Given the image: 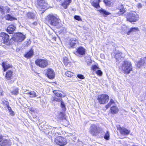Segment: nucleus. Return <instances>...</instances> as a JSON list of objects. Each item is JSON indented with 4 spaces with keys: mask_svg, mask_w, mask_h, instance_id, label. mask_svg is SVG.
<instances>
[{
    "mask_svg": "<svg viewBox=\"0 0 146 146\" xmlns=\"http://www.w3.org/2000/svg\"><path fill=\"white\" fill-rule=\"evenodd\" d=\"M145 61L146 62V57L145 58Z\"/></svg>",
    "mask_w": 146,
    "mask_h": 146,
    "instance_id": "obj_55",
    "label": "nucleus"
},
{
    "mask_svg": "<svg viewBox=\"0 0 146 146\" xmlns=\"http://www.w3.org/2000/svg\"><path fill=\"white\" fill-rule=\"evenodd\" d=\"M138 29L137 28L133 27L131 28L130 30L127 32V34L128 35H129L130 33L132 32L138 31Z\"/></svg>",
    "mask_w": 146,
    "mask_h": 146,
    "instance_id": "obj_25",
    "label": "nucleus"
},
{
    "mask_svg": "<svg viewBox=\"0 0 146 146\" xmlns=\"http://www.w3.org/2000/svg\"><path fill=\"white\" fill-rule=\"evenodd\" d=\"M54 142L57 145L60 146H64L67 143L66 139L61 136H59L55 138L54 139Z\"/></svg>",
    "mask_w": 146,
    "mask_h": 146,
    "instance_id": "obj_5",
    "label": "nucleus"
},
{
    "mask_svg": "<svg viewBox=\"0 0 146 146\" xmlns=\"http://www.w3.org/2000/svg\"><path fill=\"white\" fill-rule=\"evenodd\" d=\"M7 108L8 109V110H9V111H11V108L9 107V106H8Z\"/></svg>",
    "mask_w": 146,
    "mask_h": 146,
    "instance_id": "obj_52",
    "label": "nucleus"
},
{
    "mask_svg": "<svg viewBox=\"0 0 146 146\" xmlns=\"http://www.w3.org/2000/svg\"><path fill=\"white\" fill-rule=\"evenodd\" d=\"M27 15L28 17L29 18L34 19L35 17V15L33 13H29Z\"/></svg>",
    "mask_w": 146,
    "mask_h": 146,
    "instance_id": "obj_27",
    "label": "nucleus"
},
{
    "mask_svg": "<svg viewBox=\"0 0 146 146\" xmlns=\"http://www.w3.org/2000/svg\"><path fill=\"white\" fill-rule=\"evenodd\" d=\"M3 96V91L2 89H0V96Z\"/></svg>",
    "mask_w": 146,
    "mask_h": 146,
    "instance_id": "obj_47",
    "label": "nucleus"
},
{
    "mask_svg": "<svg viewBox=\"0 0 146 146\" xmlns=\"http://www.w3.org/2000/svg\"><path fill=\"white\" fill-rule=\"evenodd\" d=\"M22 88V90H24V89H23V88Z\"/></svg>",
    "mask_w": 146,
    "mask_h": 146,
    "instance_id": "obj_57",
    "label": "nucleus"
},
{
    "mask_svg": "<svg viewBox=\"0 0 146 146\" xmlns=\"http://www.w3.org/2000/svg\"><path fill=\"white\" fill-rule=\"evenodd\" d=\"M72 73L70 71H67L66 72V75L68 77H70L73 75Z\"/></svg>",
    "mask_w": 146,
    "mask_h": 146,
    "instance_id": "obj_36",
    "label": "nucleus"
},
{
    "mask_svg": "<svg viewBox=\"0 0 146 146\" xmlns=\"http://www.w3.org/2000/svg\"><path fill=\"white\" fill-rule=\"evenodd\" d=\"M100 1L98 0H96L93 1L92 3V5L96 8L99 7V2Z\"/></svg>",
    "mask_w": 146,
    "mask_h": 146,
    "instance_id": "obj_22",
    "label": "nucleus"
},
{
    "mask_svg": "<svg viewBox=\"0 0 146 146\" xmlns=\"http://www.w3.org/2000/svg\"><path fill=\"white\" fill-rule=\"evenodd\" d=\"M25 35L21 33L15 34L13 38V39L19 42L22 41L25 38Z\"/></svg>",
    "mask_w": 146,
    "mask_h": 146,
    "instance_id": "obj_9",
    "label": "nucleus"
},
{
    "mask_svg": "<svg viewBox=\"0 0 146 146\" xmlns=\"http://www.w3.org/2000/svg\"><path fill=\"white\" fill-rule=\"evenodd\" d=\"M109 137L110 133L108 131H107V132L105 135L104 138L107 140H108L109 139Z\"/></svg>",
    "mask_w": 146,
    "mask_h": 146,
    "instance_id": "obj_34",
    "label": "nucleus"
},
{
    "mask_svg": "<svg viewBox=\"0 0 146 146\" xmlns=\"http://www.w3.org/2000/svg\"><path fill=\"white\" fill-rule=\"evenodd\" d=\"M145 62V58H141L137 62V66L138 68H140Z\"/></svg>",
    "mask_w": 146,
    "mask_h": 146,
    "instance_id": "obj_14",
    "label": "nucleus"
},
{
    "mask_svg": "<svg viewBox=\"0 0 146 146\" xmlns=\"http://www.w3.org/2000/svg\"><path fill=\"white\" fill-rule=\"evenodd\" d=\"M103 132L102 128L99 126L95 125H92L90 129V132L93 136L97 135L99 133H102Z\"/></svg>",
    "mask_w": 146,
    "mask_h": 146,
    "instance_id": "obj_1",
    "label": "nucleus"
},
{
    "mask_svg": "<svg viewBox=\"0 0 146 146\" xmlns=\"http://www.w3.org/2000/svg\"><path fill=\"white\" fill-rule=\"evenodd\" d=\"M100 55L101 56H102V55L103 56V54H101Z\"/></svg>",
    "mask_w": 146,
    "mask_h": 146,
    "instance_id": "obj_56",
    "label": "nucleus"
},
{
    "mask_svg": "<svg viewBox=\"0 0 146 146\" xmlns=\"http://www.w3.org/2000/svg\"><path fill=\"white\" fill-rule=\"evenodd\" d=\"M6 19L7 20H9L11 21L16 20V18L14 17L9 15H7L6 17Z\"/></svg>",
    "mask_w": 146,
    "mask_h": 146,
    "instance_id": "obj_29",
    "label": "nucleus"
},
{
    "mask_svg": "<svg viewBox=\"0 0 146 146\" xmlns=\"http://www.w3.org/2000/svg\"><path fill=\"white\" fill-rule=\"evenodd\" d=\"M74 18L76 20L78 21H80L81 19L80 16H75L74 17Z\"/></svg>",
    "mask_w": 146,
    "mask_h": 146,
    "instance_id": "obj_42",
    "label": "nucleus"
},
{
    "mask_svg": "<svg viewBox=\"0 0 146 146\" xmlns=\"http://www.w3.org/2000/svg\"><path fill=\"white\" fill-rule=\"evenodd\" d=\"M25 92L26 91V90L24 91Z\"/></svg>",
    "mask_w": 146,
    "mask_h": 146,
    "instance_id": "obj_58",
    "label": "nucleus"
},
{
    "mask_svg": "<svg viewBox=\"0 0 146 146\" xmlns=\"http://www.w3.org/2000/svg\"><path fill=\"white\" fill-rule=\"evenodd\" d=\"M61 106L62 108H63L65 106L64 104V102L62 101H61Z\"/></svg>",
    "mask_w": 146,
    "mask_h": 146,
    "instance_id": "obj_48",
    "label": "nucleus"
},
{
    "mask_svg": "<svg viewBox=\"0 0 146 146\" xmlns=\"http://www.w3.org/2000/svg\"><path fill=\"white\" fill-rule=\"evenodd\" d=\"M137 7L138 8H140L142 7V4L141 3H138L137 4Z\"/></svg>",
    "mask_w": 146,
    "mask_h": 146,
    "instance_id": "obj_46",
    "label": "nucleus"
},
{
    "mask_svg": "<svg viewBox=\"0 0 146 146\" xmlns=\"http://www.w3.org/2000/svg\"><path fill=\"white\" fill-rule=\"evenodd\" d=\"M3 66L4 68V71H6L8 68H9L10 66L9 64L6 63H3Z\"/></svg>",
    "mask_w": 146,
    "mask_h": 146,
    "instance_id": "obj_24",
    "label": "nucleus"
},
{
    "mask_svg": "<svg viewBox=\"0 0 146 146\" xmlns=\"http://www.w3.org/2000/svg\"><path fill=\"white\" fill-rule=\"evenodd\" d=\"M9 36L6 33L2 32L0 34V41L7 45L9 44Z\"/></svg>",
    "mask_w": 146,
    "mask_h": 146,
    "instance_id": "obj_6",
    "label": "nucleus"
},
{
    "mask_svg": "<svg viewBox=\"0 0 146 146\" xmlns=\"http://www.w3.org/2000/svg\"><path fill=\"white\" fill-rule=\"evenodd\" d=\"M101 14H104L106 15H108L110 14V13L106 11L105 10L102 9H101L99 10Z\"/></svg>",
    "mask_w": 146,
    "mask_h": 146,
    "instance_id": "obj_30",
    "label": "nucleus"
},
{
    "mask_svg": "<svg viewBox=\"0 0 146 146\" xmlns=\"http://www.w3.org/2000/svg\"><path fill=\"white\" fill-rule=\"evenodd\" d=\"M3 10L5 9V10H6L7 13H9L10 11V9L9 7H5L4 8L3 7Z\"/></svg>",
    "mask_w": 146,
    "mask_h": 146,
    "instance_id": "obj_45",
    "label": "nucleus"
},
{
    "mask_svg": "<svg viewBox=\"0 0 146 146\" xmlns=\"http://www.w3.org/2000/svg\"><path fill=\"white\" fill-rule=\"evenodd\" d=\"M63 62L64 65L67 66L70 62V61L67 57H65L64 58Z\"/></svg>",
    "mask_w": 146,
    "mask_h": 146,
    "instance_id": "obj_28",
    "label": "nucleus"
},
{
    "mask_svg": "<svg viewBox=\"0 0 146 146\" xmlns=\"http://www.w3.org/2000/svg\"><path fill=\"white\" fill-rule=\"evenodd\" d=\"M122 53H117L115 55V57L116 58L117 60L121 58L122 57Z\"/></svg>",
    "mask_w": 146,
    "mask_h": 146,
    "instance_id": "obj_33",
    "label": "nucleus"
},
{
    "mask_svg": "<svg viewBox=\"0 0 146 146\" xmlns=\"http://www.w3.org/2000/svg\"><path fill=\"white\" fill-rule=\"evenodd\" d=\"M68 5L67 1H64V3L62 4V5L65 9H66Z\"/></svg>",
    "mask_w": 146,
    "mask_h": 146,
    "instance_id": "obj_37",
    "label": "nucleus"
},
{
    "mask_svg": "<svg viewBox=\"0 0 146 146\" xmlns=\"http://www.w3.org/2000/svg\"><path fill=\"white\" fill-rule=\"evenodd\" d=\"M33 51L32 49L30 50L26 54H25V57L26 58H29L31 57L33 54Z\"/></svg>",
    "mask_w": 146,
    "mask_h": 146,
    "instance_id": "obj_20",
    "label": "nucleus"
},
{
    "mask_svg": "<svg viewBox=\"0 0 146 146\" xmlns=\"http://www.w3.org/2000/svg\"><path fill=\"white\" fill-rule=\"evenodd\" d=\"M46 20L51 25L54 26L58 25L60 21L59 19L51 15H49L47 16Z\"/></svg>",
    "mask_w": 146,
    "mask_h": 146,
    "instance_id": "obj_2",
    "label": "nucleus"
},
{
    "mask_svg": "<svg viewBox=\"0 0 146 146\" xmlns=\"http://www.w3.org/2000/svg\"><path fill=\"white\" fill-rule=\"evenodd\" d=\"M12 71L9 70L7 72L6 74L5 77L7 80H9L11 79L12 78Z\"/></svg>",
    "mask_w": 146,
    "mask_h": 146,
    "instance_id": "obj_17",
    "label": "nucleus"
},
{
    "mask_svg": "<svg viewBox=\"0 0 146 146\" xmlns=\"http://www.w3.org/2000/svg\"><path fill=\"white\" fill-rule=\"evenodd\" d=\"M15 27L13 25H10L7 27V31L10 34H11L15 31Z\"/></svg>",
    "mask_w": 146,
    "mask_h": 146,
    "instance_id": "obj_16",
    "label": "nucleus"
},
{
    "mask_svg": "<svg viewBox=\"0 0 146 146\" xmlns=\"http://www.w3.org/2000/svg\"><path fill=\"white\" fill-rule=\"evenodd\" d=\"M118 9L121 14L123 13L125 11V9L123 7H122L121 8H119Z\"/></svg>",
    "mask_w": 146,
    "mask_h": 146,
    "instance_id": "obj_35",
    "label": "nucleus"
},
{
    "mask_svg": "<svg viewBox=\"0 0 146 146\" xmlns=\"http://www.w3.org/2000/svg\"><path fill=\"white\" fill-rule=\"evenodd\" d=\"M54 94L58 97H62L65 96V94L61 91L59 90H56L53 91Z\"/></svg>",
    "mask_w": 146,
    "mask_h": 146,
    "instance_id": "obj_12",
    "label": "nucleus"
},
{
    "mask_svg": "<svg viewBox=\"0 0 146 146\" xmlns=\"http://www.w3.org/2000/svg\"><path fill=\"white\" fill-rule=\"evenodd\" d=\"M117 129L120 132H121V130L123 128H122L119 125H117Z\"/></svg>",
    "mask_w": 146,
    "mask_h": 146,
    "instance_id": "obj_41",
    "label": "nucleus"
},
{
    "mask_svg": "<svg viewBox=\"0 0 146 146\" xmlns=\"http://www.w3.org/2000/svg\"><path fill=\"white\" fill-rule=\"evenodd\" d=\"M57 1H62V0H57Z\"/></svg>",
    "mask_w": 146,
    "mask_h": 146,
    "instance_id": "obj_54",
    "label": "nucleus"
},
{
    "mask_svg": "<svg viewBox=\"0 0 146 146\" xmlns=\"http://www.w3.org/2000/svg\"><path fill=\"white\" fill-rule=\"evenodd\" d=\"M113 0H104V2L107 6H110L113 2Z\"/></svg>",
    "mask_w": 146,
    "mask_h": 146,
    "instance_id": "obj_23",
    "label": "nucleus"
},
{
    "mask_svg": "<svg viewBox=\"0 0 146 146\" xmlns=\"http://www.w3.org/2000/svg\"><path fill=\"white\" fill-rule=\"evenodd\" d=\"M111 112L112 114H115L117 113L119 110L118 108L115 106L112 107L110 109Z\"/></svg>",
    "mask_w": 146,
    "mask_h": 146,
    "instance_id": "obj_19",
    "label": "nucleus"
},
{
    "mask_svg": "<svg viewBox=\"0 0 146 146\" xmlns=\"http://www.w3.org/2000/svg\"><path fill=\"white\" fill-rule=\"evenodd\" d=\"M19 90L18 88H16L13 91H11V92L13 95H17L19 93Z\"/></svg>",
    "mask_w": 146,
    "mask_h": 146,
    "instance_id": "obj_32",
    "label": "nucleus"
},
{
    "mask_svg": "<svg viewBox=\"0 0 146 146\" xmlns=\"http://www.w3.org/2000/svg\"><path fill=\"white\" fill-rule=\"evenodd\" d=\"M77 77L80 79H84L85 78V77L82 74H78L77 75Z\"/></svg>",
    "mask_w": 146,
    "mask_h": 146,
    "instance_id": "obj_39",
    "label": "nucleus"
},
{
    "mask_svg": "<svg viewBox=\"0 0 146 146\" xmlns=\"http://www.w3.org/2000/svg\"><path fill=\"white\" fill-rule=\"evenodd\" d=\"M61 100L62 99L60 98H55L54 100L60 102L61 101Z\"/></svg>",
    "mask_w": 146,
    "mask_h": 146,
    "instance_id": "obj_44",
    "label": "nucleus"
},
{
    "mask_svg": "<svg viewBox=\"0 0 146 146\" xmlns=\"http://www.w3.org/2000/svg\"><path fill=\"white\" fill-rule=\"evenodd\" d=\"M36 24H37V23H36H36H34V25H36Z\"/></svg>",
    "mask_w": 146,
    "mask_h": 146,
    "instance_id": "obj_53",
    "label": "nucleus"
},
{
    "mask_svg": "<svg viewBox=\"0 0 146 146\" xmlns=\"http://www.w3.org/2000/svg\"><path fill=\"white\" fill-rule=\"evenodd\" d=\"M78 43L76 39H74L72 38L69 41V44L70 47L72 48L75 45Z\"/></svg>",
    "mask_w": 146,
    "mask_h": 146,
    "instance_id": "obj_15",
    "label": "nucleus"
},
{
    "mask_svg": "<svg viewBox=\"0 0 146 146\" xmlns=\"http://www.w3.org/2000/svg\"><path fill=\"white\" fill-rule=\"evenodd\" d=\"M45 0H37L38 4L41 8H46L47 4L45 1Z\"/></svg>",
    "mask_w": 146,
    "mask_h": 146,
    "instance_id": "obj_11",
    "label": "nucleus"
},
{
    "mask_svg": "<svg viewBox=\"0 0 146 146\" xmlns=\"http://www.w3.org/2000/svg\"><path fill=\"white\" fill-rule=\"evenodd\" d=\"M71 0H66L65 1H67L68 5H69L70 3H71Z\"/></svg>",
    "mask_w": 146,
    "mask_h": 146,
    "instance_id": "obj_49",
    "label": "nucleus"
},
{
    "mask_svg": "<svg viewBox=\"0 0 146 146\" xmlns=\"http://www.w3.org/2000/svg\"><path fill=\"white\" fill-rule=\"evenodd\" d=\"M76 52L80 55H83L85 54L86 50L82 47L80 46L77 49Z\"/></svg>",
    "mask_w": 146,
    "mask_h": 146,
    "instance_id": "obj_13",
    "label": "nucleus"
},
{
    "mask_svg": "<svg viewBox=\"0 0 146 146\" xmlns=\"http://www.w3.org/2000/svg\"><path fill=\"white\" fill-rule=\"evenodd\" d=\"M92 69L93 70L96 71L98 70V67L96 65H94L92 67Z\"/></svg>",
    "mask_w": 146,
    "mask_h": 146,
    "instance_id": "obj_38",
    "label": "nucleus"
},
{
    "mask_svg": "<svg viewBox=\"0 0 146 146\" xmlns=\"http://www.w3.org/2000/svg\"><path fill=\"white\" fill-rule=\"evenodd\" d=\"M46 74L48 77L50 79H52L55 76V73L52 69L50 68L48 69Z\"/></svg>",
    "mask_w": 146,
    "mask_h": 146,
    "instance_id": "obj_10",
    "label": "nucleus"
},
{
    "mask_svg": "<svg viewBox=\"0 0 146 146\" xmlns=\"http://www.w3.org/2000/svg\"><path fill=\"white\" fill-rule=\"evenodd\" d=\"M26 93L27 94H30L31 95V96H30L31 97H35L36 96V92L33 91H31L29 92Z\"/></svg>",
    "mask_w": 146,
    "mask_h": 146,
    "instance_id": "obj_26",
    "label": "nucleus"
},
{
    "mask_svg": "<svg viewBox=\"0 0 146 146\" xmlns=\"http://www.w3.org/2000/svg\"><path fill=\"white\" fill-rule=\"evenodd\" d=\"M130 131L128 130L126 128H123V129H121L120 132L121 134L123 135H128L129 134Z\"/></svg>",
    "mask_w": 146,
    "mask_h": 146,
    "instance_id": "obj_21",
    "label": "nucleus"
},
{
    "mask_svg": "<svg viewBox=\"0 0 146 146\" xmlns=\"http://www.w3.org/2000/svg\"><path fill=\"white\" fill-rule=\"evenodd\" d=\"M35 64L39 67L44 68L48 65V60L46 59H38L35 62Z\"/></svg>",
    "mask_w": 146,
    "mask_h": 146,
    "instance_id": "obj_7",
    "label": "nucleus"
},
{
    "mask_svg": "<svg viewBox=\"0 0 146 146\" xmlns=\"http://www.w3.org/2000/svg\"><path fill=\"white\" fill-rule=\"evenodd\" d=\"M115 102L113 99H111L109 103L106 106L107 109L112 104H114Z\"/></svg>",
    "mask_w": 146,
    "mask_h": 146,
    "instance_id": "obj_31",
    "label": "nucleus"
},
{
    "mask_svg": "<svg viewBox=\"0 0 146 146\" xmlns=\"http://www.w3.org/2000/svg\"><path fill=\"white\" fill-rule=\"evenodd\" d=\"M96 73L99 76H101L102 74V71L99 70H98L96 72Z\"/></svg>",
    "mask_w": 146,
    "mask_h": 146,
    "instance_id": "obj_40",
    "label": "nucleus"
},
{
    "mask_svg": "<svg viewBox=\"0 0 146 146\" xmlns=\"http://www.w3.org/2000/svg\"><path fill=\"white\" fill-rule=\"evenodd\" d=\"M3 137L1 136H0V142L2 141Z\"/></svg>",
    "mask_w": 146,
    "mask_h": 146,
    "instance_id": "obj_51",
    "label": "nucleus"
},
{
    "mask_svg": "<svg viewBox=\"0 0 146 146\" xmlns=\"http://www.w3.org/2000/svg\"><path fill=\"white\" fill-rule=\"evenodd\" d=\"M3 141L1 143V146H10L11 145L10 141L7 139L3 140L2 139Z\"/></svg>",
    "mask_w": 146,
    "mask_h": 146,
    "instance_id": "obj_18",
    "label": "nucleus"
},
{
    "mask_svg": "<svg viewBox=\"0 0 146 146\" xmlns=\"http://www.w3.org/2000/svg\"><path fill=\"white\" fill-rule=\"evenodd\" d=\"M121 67L123 72L127 74L129 73L132 69L131 62L128 61L123 62Z\"/></svg>",
    "mask_w": 146,
    "mask_h": 146,
    "instance_id": "obj_3",
    "label": "nucleus"
},
{
    "mask_svg": "<svg viewBox=\"0 0 146 146\" xmlns=\"http://www.w3.org/2000/svg\"><path fill=\"white\" fill-rule=\"evenodd\" d=\"M127 20L130 22H135L137 21L139 17L136 12H131L128 13L126 16Z\"/></svg>",
    "mask_w": 146,
    "mask_h": 146,
    "instance_id": "obj_4",
    "label": "nucleus"
},
{
    "mask_svg": "<svg viewBox=\"0 0 146 146\" xmlns=\"http://www.w3.org/2000/svg\"><path fill=\"white\" fill-rule=\"evenodd\" d=\"M0 11L1 12V13L3 14H5V12L4 11H3V7H0Z\"/></svg>",
    "mask_w": 146,
    "mask_h": 146,
    "instance_id": "obj_43",
    "label": "nucleus"
},
{
    "mask_svg": "<svg viewBox=\"0 0 146 146\" xmlns=\"http://www.w3.org/2000/svg\"><path fill=\"white\" fill-rule=\"evenodd\" d=\"M9 112L11 115H14V113L13 111H12V110H11V111H9Z\"/></svg>",
    "mask_w": 146,
    "mask_h": 146,
    "instance_id": "obj_50",
    "label": "nucleus"
},
{
    "mask_svg": "<svg viewBox=\"0 0 146 146\" xmlns=\"http://www.w3.org/2000/svg\"><path fill=\"white\" fill-rule=\"evenodd\" d=\"M109 99V96L106 94H102L98 96V100L100 104H104L107 102Z\"/></svg>",
    "mask_w": 146,
    "mask_h": 146,
    "instance_id": "obj_8",
    "label": "nucleus"
}]
</instances>
